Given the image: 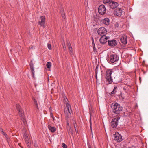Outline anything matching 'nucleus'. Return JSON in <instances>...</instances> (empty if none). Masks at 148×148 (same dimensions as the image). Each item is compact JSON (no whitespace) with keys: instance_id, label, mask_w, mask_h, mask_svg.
<instances>
[{"instance_id":"a19ab883","label":"nucleus","mask_w":148,"mask_h":148,"mask_svg":"<svg viewBox=\"0 0 148 148\" xmlns=\"http://www.w3.org/2000/svg\"><path fill=\"white\" fill-rule=\"evenodd\" d=\"M68 121H67V125H69V123H68Z\"/></svg>"},{"instance_id":"a211bd4d","label":"nucleus","mask_w":148,"mask_h":148,"mask_svg":"<svg viewBox=\"0 0 148 148\" xmlns=\"http://www.w3.org/2000/svg\"><path fill=\"white\" fill-rule=\"evenodd\" d=\"M49 129L51 131V132L53 133L56 131V128L54 127H52L50 126H48Z\"/></svg>"},{"instance_id":"2eb2a0df","label":"nucleus","mask_w":148,"mask_h":148,"mask_svg":"<svg viewBox=\"0 0 148 148\" xmlns=\"http://www.w3.org/2000/svg\"><path fill=\"white\" fill-rule=\"evenodd\" d=\"M109 19L108 18H105L101 20V24L105 25H108L109 23Z\"/></svg>"},{"instance_id":"7ed1b4c3","label":"nucleus","mask_w":148,"mask_h":148,"mask_svg":"<svg viewBox=\"0 0 148 148\" xmlns=\"http://www.w3.org/2000/svg\"><path fill=\"white\" fill-rule=\"evenodd\" d=\"M111 107L113 112L117 114H120L123 109L122 106L116 102L112 103L111 105Z\"/></svg>"},{"instance_id":"58836bf2","label":"nucleus","mask_w":148,"mask_h":148,"mask_svg":"<svg viewBox=\"0 0 148 148\" xmlns=\"http://www.w3.org/2000/svg\"><path fill=\"white\" fill-rule=\"evenodd\" d=\"M88 148H91L90 145H88Z\"/></svg>"},{"instance_id":"e433bc0d","label":"nucleus","mask_w":148,"mask_h":148,"mask_svg":"<svg viewBox=\"0 0 148 148\" xmlns=\"http://www.w3.org/2000/svg\"><path fill=\"white\" fill-rule=\"evenodd\" d=\"M35 104L37 106V107H38V104H37V102L36 101H35Z\"/></svg>"},{"instance_id":"4be33fe9","label":"nucleus","mask_w":148,"mask_h":148,"mask_svg":"<svg viewBox=\"0 0 148 148\" xmlns=\"http://www.w3.org/2000/svg\"><path fill=\"white\" fill-rule=\"evenodd\" d=\"M47 67L48 68H50L51 66V63L50 62H48L46 64Z\"/></svg>"},{"instance_id":"c756f323","label":"nucleus","mask_w":148,"mask_h":148,"mask_svg":"<svg viewBox=\"0 0 148 148\" xmlns=\"http://www.w3.org/2000/svg\"><path fill=\"white\" fill-rule=\"evenodd\" d=\"M31 71H32V76L34 78V74L35 73V71H34V69H33H33Z\"/></svg>"},{"instance_id":"f8f14e48","label":"nucleus","mask_w":148,"mask_h":148,"mask_svg":"<svg viewBox=\"0 0 148 148\" xmlns=\"http://www.w3.org/2000/svg\"><path fill=\"white\" fill-rule=\"evenodd\" d=\"M120 41L123 44H126L127 42V36L125 35H122L120 39Z\"/></svg>"},{"instance_id":"4c0bfd02","label":"nucleus","mask_w":148,"mask_h":148,"mask_svg":"<svg viewBox=\"0 0 148 148\" xmlns=\"http://www.w3.org/2000/svg\"><path fill=\"white\" fill-rule=\"evenodd\" d=\"M1 132L3 134V132H4L3 130V129H1Z\"/></svg>"},{"instance_id":"aec40b11","label":"nucleus","mask_w":148,"mask_h":148,"mask_svg":"<svg viewBox=\"0 0 148 148\" xmlns=\"http://www.w3.org/2000/svg\"><path fill=\"white\" fill-rule=\"evenodd\" d=\"M19 112V114L20 115V116L21 117H22L24 115V112L23 110L21 109L19 110H18Z\"/></svg>"},{"instance_id":"72a5a7b5","label":"nucleus","mask_w":148,"mask_h":148,"mask_svg":"<svg viewBox=\"0 0 148 148\" xmlns=\"http://www.w3.org/2000/svg\"><path fill=\"white\" fill-rule=\"evenodd\" d=\"M49 111H50V113H52V108L51 107H50L49 108Z\"/></svg>"},{"instance_id":"9d476101","label":"nucleus","mask_w":148,"mask_h":148,"mask_svg":"<svg viewBox=\"0 0 148 148\" xmlns=\"http://www.w3.org/2000/svg\"><path fill=\"white\" fill-rule=\"evenodd\" d=\"M109 38V36H107L106 35L102 36L100 38V42L101 44H104L106 43Z\"/></svg>"},{"instance_id":"f3484780","label":"nucleus","mask_w":148,"mask_h":148,"mask_svg":"<svg viewBox=\"0 0 148 148\" xmlns=\"http://www.w3.org/2000/svg\"><path fill=\"white\" fill-rule=\"evenodd\" d=\"M122 10L121 8H120L116 10V12L115 13V14H116L118 16H120L122 15Z\"/></svg>"},{"instance_id":"7c9ffc66","label":"nucleus","mask_w":148,"mask_h":148,"mask_svg":"<svg viewBox=\"0 0 148 148\" xmlns=\"http://www.w3.org/2000/svg\"><path fill=\"white\" fill-rule=\"evenodd\" d=\"M90 127L92 133V127H91V125H92L91 122L90 120ZM93 134H92V136H93Z\"/></svg>"},{"instance_id":"1a4fd4ad","label":"nucleus","mask_w":148,"mask_h":148,"mask_svg":"<svg viewBox=\"0 0 148 148\" xmlns=\"http://www.w3.org/2000/svg\"><path fill=\"white\" fill-rule=\"evenodd\" d=\"M24 138L28 147L30 148L31 147L30 140L28 134L26 133H25L24 135Z\"/></svg>"},{"instance_id":"2f4dec72","label":"nucleus","mask_w":148,"mask_h":148,"mask_svg":"<svg viewBox=\"0 0 148 148\" xmlns=\"http://www.w3.org/2000/svg\"><path fill=\"white\" fill-rule=\"evenodd\" d=\"M3 134L5 137L6 138H8V136L5 132H3Z\"/></svg>"},{"instance_id":"9b49d317","label":"nucleus","mask_w":148,"mask_h":148,"mask_svg":"<svg viewBox=\"0 0 148 148\" xmlns=\"http://www.w3.org/2000/svg\"><path fill=\"white\" fill-rule=\"evenodd\" d=\"M45 23V17L44 16H42L40 17V21L38 22V24L41 26H42L43 27Z\"/></svg>"},{"instance_id":"473e14b6","label":"nucleus","mask_w":148,"mask_h":148,"mask_svg":"<svg viewBox=\"0 0 148 148\" xmlns=\"http://www.w3.org/2000/svg\"><path fill=\"white\" fill-rule=\"evenodd\" d=\"M50 116L51 117H52L53 119H54V118L53 117V114L52 113H50Z\"/></svg>"},{"instance_id":"ddd939ff","label":"nucleus","mask_w":148,"mask_h":148,"mask_svg":"<svg viewBox=\"0 0 148 148\" xmlns=\"http://www.w3.org/2000/svg\"><path fill=\"white\" fill-rule=\"evenodd\" d=\"M117 42L115 40L108 41V45L110 46H114L117 44Z\"/></svg>"},{"instance_id":"f03ea898","label":"nucleus","mask_w":148,"mask_h":148,"mask_svg":"<svg viewBox=\"0 0 148 148\" xmlns=\"http://www.w3.org/2000/svg\"><path fill=\"white\" fill-rule=\"evenodd\" d=\"M108 62L116 64L119 60V56L116 53H110L108 55Z\"/></svg>"},{"instance_id":"b1692460","label":"nucleus","mask_w":148,"mask_h":148,"mask_svg":"<svg viewBox=\"0 0 148 148\" xmlns=\"http://www.w3.org/2000/svg\"><path fill=\"white\" fill-rule=\"evenodd\" d=\"M16 108L18 110L21 109V106L18 104L16 105Z\"/></svg>"},{"instance_id":"393cba45","label":"nucleus","mask_w":148,"mask_h":148,"mask_svg":"<svg viewBox=\"0 0 148 148\" xmlns=\"http://www.w3.org/2000/svg\"><path fill=\"white\" fill-rule=\"evenodd\" d=\"M61 15H62V16L64 18L65 17V14H64V12L63 11V10H62V11H61Z\"/></svg>"},{"instance_id":"dca6fc26","label":"nucleus","mask_w":148,"mask_h":148,"mask_svg":"<svg viewBox=\"0 0 148 148\" xmlns=\"http://www.w3.org/2000/svg\"><path fill=\"white\" fill-rule=\"evenodd\" d=\"M67 46L69 50L71 55L73 54V52L72 50V48L71 47V44L70 42H67Z\"/></svg>"},{"instance_id":"f704fd0d","label":"nucleus","mask_w":148,"mask_h":148,"mask_svg":"<svg viewBox=\"0 0 148 148\" xmlns=\"http://www.w3.org/2000/svg\"><path fill=\"white\" fill-rule=\"evenodd\" d=\"M63 47L64 49V50H66V47L65 46V44L64 45H63Z\"/></svg>"},{"instance_id":"20e7f679","label":"nucleus","mask_w":148,"mask_h":148,"mask_svg":"<svg viewBox=\"0 0 148 148\" xmlns=\"http://www.w3.org/2000/svg\"><path fill=\"white\" fill-rule=\"evenodd\" d=\"M67 108H65L64 114L66 119L67 121L69 120L71 116V112L72 110L71 105L68 103L66 104Z\"/></svg>"},{"instance_id":"f257e3e1","label":"nucleus","mask_w":148,"mask_h":148,"mask_svg":"<svg viewBox=\"0 0 148 148\" xmlns=\"http://www.w3.org/2000/svg\"><path fill=\"white\" fill-rule=\"evenodd\" d=\"M121 71L120 69H117L116 70L114 69H107L106 72V76L107 81L109 84H111L113 82L111 75L113 73H116L117 72Z\"/></svg>"},{"instance_id":"c9c22d12","label":"nucleus","mask_w":148,"mask_h":148,"mask_svg":"<svg viewBox=\"0 0 148 148\" xmlns=\"http://www.w3.org/2000/svg\"><path fill=\"white\" fill-rule=\"evenodd\" d=\"M73 124H74V128L75 129V130H76V127H75V124H76V123H73Z\"/></svg>"},{"instance_id":"cd10ccee","label":"nucleus","mask_w":148,"mask_h":148,"mask_svg":"<svg viewBox=\"0 0 148 148\" xmlns=\"http://www.w3.org/2000/svg\"><path fill=\"white\" fill-rule=\"evenodd\" d=\"M47 46L49 49L51 50V44L48 43L47 44Z\"/></svg>"},{"instance_id":"0eeeda50","label":"nucleus","mask_w":148,"mask_h":148,"mask_svg":"<svg viewBox=\"0 0 148 148\" xmlns=\"http://www.w3.org/2000/svg\"><path fill=\"white\" fill-rule=\"evenodd\" d=\"M107 32V30L103 27H101L98 29L97 31L98 35L101 36L105 35Z\"/></svg>"},{"instance_id":"a878e982","label":"nucleus","mask_w":148,"mask_h":148,"mask_svg":"<svg viewBox=\"0 0 148 148\" xmlns=\"http://www.w3.org/2000/svg\"><path fill=\"white\" fill-rule=\"evenodd\" d=\"M62 146L63 148H67V146L64 143L62 144Z\"/></svg>"},{"instance_id":"39448f33","label":"nucleus","mask_w":148,"mask_h":148,"mask_svg":"<svg viewBox=\"0 0 148 148\" xmlns=\"http://www.w3.org/2000/svg\"><path fill=\"white\" fill-rule=\"evenodd\" d=\"M120 118L117 117L112 119L111 122V125L113 128L116 127L118 125V121L119 120Z\"/></svg>"},{"instance_id":"423d86ee","label":"nucleus","mask_w":148,"mask_h":148,"mask_svg":"<svg viewBox=\"0 0 148 148\" xmlns=\"http://www.w3.org/2000/svg\"><path fill=\"white\" fill-rule=\"evenodd\" d=\"M113 137L114 140L118 142H120L122 140L121 135L119 134L117 132H116L115 134H113Z\"/></svg>"},{"instance_id":"412c9836","label":"nucleus","mask_w":148,"mask_h":148,"mask_svg":"<svg viewBox=\"0 0 148 148\" xmlns=\"http://www.w3.org/2000/svg\"><path fill=\"white\" fill-rule=\"evenodd\" d=\"M117 88L116 87H114V89H113V91L111 93V95L115 94L116 92V89Z\"/></svg>"},{"instance_id":"ea45409f","label":"nucleus","mask_w":148,"mask_h":148,"mask_svg":"<svg viewBox=\"0 0 148 148\" xmlns=\"http://www.w3.org/2000/svg\"><path fill=\"white\" fill-rule=\"evenodd\" d=\"M92 43H93V42H94V40H93V38H92Z\"/></svg>"},{"instance_id":"4468645a","label":"nucleus","mask_w":148,"mask_h":148,"mask_svg":"<svg viewBox=\"0 0 148 148\" xmlns=\"http://www.w3.org/2000/svg\"><path fill=\"white\" fill-rule=\"evenodd\" d=\"M118 5L117 3L116 2H112L109 3V5L110 6V8L112 9L116 8Z\"/></svg>"},{"instance_id":"5701e85b","label":"nucleus","mask_w":148,"mask_h":148,"mask_svg":"<svg viewBox=\"0 0 148 148\" xmlns=\"http://www.w3.org/2000/svg\"><path fill=\"white\" fill-rule=\"evenodd\" d=\"M112 0H103V2L104 3L106 4L111 2Z\"/></svg>"},{"instance_id":"c85d7f7f","label":"nucleus","mask_w":148,"mask_h":148,"mask_svg":"<svg viewBox=\"0 0 148 148\" xmlns=\"http://www.w3.org/2000/svg\"><path fill=\"white\" fill-rule=\"evenodd\" d=\"M30 66L31 70L34 69L33 64L31 63L30 64Z\"/></svg>"},{"instance_id":"6ab92c4d","label":"nucleus","mask_w":148,"mask_h":148,"mask_svg":"<svg viewBox=\"0 0 148 148\" xmlns=\"http://www.w3.org/2000/svg\"><path fill=\"white\" fill-rule=\"evenodd\" d=\"M21 117V119L22 121L24 124V125L25 126L26 125V120L25 117L24 116H22Z\"/></svg>"},{"instance_id":"bb28decb","label":"nucleus","mask_w":148,"mask_h":148,"mask_svg":"<svg viewBox=\"0 0 148 148\" xmlns=\"http://www.w3.org/2000/svg\"><path fill=\"white\" fill-rule=\"evenodd\" d=\"M98 70V67L97 66L96 67V68L95 69V73H96V79H97V73Z\"/></svg>"},{"instance_id":"6e6552de","label":"nucleus","mask_w":148,"mask_h":148,"mask_svg":"<svg viewBox=\"0 0 148 148\" xmlns=\"http://www.w3.org/2000/svg\"><path fill=\"white\" fill-rule=\"evenodd\" d=\"M99 13L101 15H103L106 13V10L105 6L101 5L99 6L98 8Z\"/></svg>"}]
</instances>
